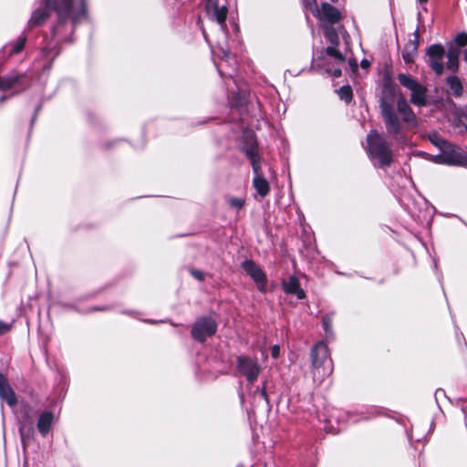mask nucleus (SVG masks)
<instances>
[{
  "mask_svg": "<svg viewBox=\"0 0 467 467\" xmlns=\"http://www.w3.org/2000/svg\"><path fill=\"white\" fill-rule=\"evenodd\" d=\"M379 108L387 132L398 143H404V124L415 125L417 118L403 96L397 98L396 88L389 82L383 85Z\"/></svg>",
  "mask_w": 467,
  "mask_h": 467,
  "instance_id": "f257e3e1",
  "label": "nucleus"
},
{
  "mask_svg": "<svg viewBox=\"0 0 467 467\" xmlns=\"http://www.w3.org/2000/svg\"><path fill=\"white\" fill-rule=\"evenodd\" d=\"M51 10L57 13L59 23L68 18L76 23L85 16L86 0H42L41 6L32 12L28 26H42L49 17Z\"/></svg>",
  "mask_w": 467,
  "mask_h": 467,
  "instance_id": "f03ea898",
  "label": "nucleus"
},
{
  "mask_svg": "<svg viewBox=\"0 0 467 467\" xmlns=\"http://www.w3.org/2000/svg\"><path fill=\"white\" fill-rule=\"evenodd\" d=\"M366 141V151L373 165L379 168L389 167L393 162V150L385 136L372 130L367 135Z\"/></svg>",
  "mask_w": 467,
  "mask_h": 467,
  "instance_id": "7ed1b4c3",
  "label": "nucleus"
},
{
  "mask_svg": "<svg viewBox=\"0 0 467 467\" xmlns=\"http://www.w3.org/2000/svg\"><path fill=\"white\" fill-rule=\"evenodd\" d=\"M312 375L314 381L322 382L333 371V362L329 349L324 341L314 346L311 350Z\"/></svg>",
  "mask_w": 467,
  "mask_h": 467,
  "instance_id": "20e7f679",
  "label": "nucleus"
},
{
  "mask_svg": "<svg viewBox=\"0 0 467 467\" xmlns=\"http://www.w3.org/2000/svg\"><path fill=\"white\" fill-rule=\"evenodd\" d=\"M244 151L247 158L250 160L253 168V186L255 189L257 194L264 198L269 193L270 185L267 180L264 177L261 168L260 157L257 154L255 143H252L249 146L244 147Z\"/></svg>",
  "mask_w": 467,
  "mask_h": 467,
  "instance_id": "39448f33",
  "label": "nucleus"
},
{
  "mask_svg": "<svg viewBox=\"0 0 467 467\" xmlns=\"http://www.w3.org/2000/svg\"><path fill=\"white\" fill-rule=\"evenodd\" d=\"M17 421L21 443L25 450L35 438L34 413L29 404L22 403Z\"/></svg>",
  "mask_w": 467,
  "mask_h": 467,
  "instance_id": "423d86ee",
  "label": "nucleus"
},
{
  "mask_svg": "<svg viewBox=\"0 0 467 467\" xmlns=\"http://www.w3.org/2000/svg\"><path fill=\"white\" fill-rule=\"evenodd\" d=\"M398 80L408 88L410 94V102L416 106L422 107L427 104V88L406 74H399Z\"/></svg>",
  "mask_w": 467,
  "mask_h": 467,
  "instance_id": "0eeeda50",
  "label": "nucleus"
},
{
  "mask_svg": "<svg viewBox=\"0 0 467 467\" xmlns=\"http://www.w3.org/2000/svg\"><path fill=\"white\" fill-rule=\"evenodd\" d=\"M236 369L250 384H253L257 380L262 368L257 358H253L248 356H239L236 358Z\"/></svg>",
  "mask_w": 467,
  "mask_h": 467,
  "instance_id": "6e6552de",
  "label": "nucleus"
},
{
  "mask_svg": "<svg viewBox=\"0 0 467 467\" xmlns=\"http://www.w3.org/2000/svg\"><path fill=\"white\" fill-rule=\"evenodd\" d=\"M217 330L215 320L210 317L198 318L192 328V337L200 342H204L207 337H213Z\"/></svg>",
  "mask_w": 467,
  "mask_h": 467,
  "instance_id": "1a4fd4ad",
  "label": "nucleus"
},
{
  "mask_svg": "<svg viewBox=\"0 0 467 467\" xmlns=\"http://www.w3.org/2000/svg\"><path fill=\"white\" fill-rule=\"evenodd\" d=\"M428 64L431 69L437 74L441 75L443 73V58L445 56L444 47L441 45L434 44L431 45L427 50Z\"/></svg>",
  "mask_w": 467,
  "mask_h": 467,
  "instance_id": "9d476101",
  "label": "nucleus"
},
{
  "mask_svg": "<svg viewBox=\"0 0 467 467\" xmlns=\"http://www.w3.org/2000/svg\"><path fill=\"white\" fill-rule=\"evenodd\" d=\"M206 12L210 19L215 20L223 32L227 31L225 20L228 9L226 5L219 6L217 0H208L206 3Z\"/></svg>",
  "mask_w": 467,
  "mask_h": 467,
  "instance_id": "9b49d317",
  "label": "nucleus"
},
{
  "mask_svg": "<svg viewBox=\"0 0 467 467\" xmlns=\"http://www.w3.org/2000/svg\"><path fill=\"white\" fill-rule=\"evenodd\" d=\"M443 161L448 165L463 166L467 164V154L465 151L455 145L448 144L443 150Z\"/></svg>",
  "mask_w": 467,
  "mask_h": 467,
  "instance_id": "f8f14e48",
  "label": "nucleus"
},
{
  "mask_svg": "<svg viewBox=\"0 0 467 467\" xmlns=\"http://www.w3.org/2000/svg\"><path fill=\"white\" fill-rule=\"evenodd\" d=\"M242 267L255 282L258 289L260 291H265L266 285V275L260 268V266L256 265L253 260H245L243 262Z\"/></svg>",
  "mask_w": 467,
  "mask_h": 467,
  "instance_id": "ddd939ff",
  "label": "nucleus"
},
{
  "mask_svg": "<svg viewBox=\"0 0 467 467\" xmlns=\"http://www.w3.org/2000/svg\"><path fill=\"white\" fill-rule=\"evenodd\" d=\"M56 421L54 411L46 410L42 411L36 420V429L40 435L45 438L50 432Z\"/></svg>",
  "mask_w": 467,
  "mask_h": 467,
  "instance_id": "4468645a",
  "label": "nucleus"
},
{
  "mask_svg": "<svg viewBox=\"0 0 467 467\" xmlns=\"http://www.w3.org/2000/svg\"><path fill=\"white\" fill-rule=\"evenodd\" d=\"M326 36L331 43V46L327 47L326 51L327 54L333 57L337 63H343L345 61V56H343L337 48L338 45V35L335 28L327 27L326 30Z\"/></svg>",
  "mask_w": 467,
  "mask_h": 467,
  "instance_id": "2eb2a0df",
  "label": "nucleus"
},
{
  "mask_svg": "<svg viewBox=\"0 0 467 467\" xmlns=\"http://www.w3.org/2000/svg\"><path fill=\"white\" fill-rule=\"evenodd\" d=\"M314 16L321 21L328 22L331 25L337 23L341 19V15L338 9L327 3H323L321 5V8H318L317 15Z\"/></svg>",
  "mask_w": 467,
  "mask_h": 467,
  "instance_id": "dca6fc26",
  "label": "nucleus"
},
{
  "mask_svg": "<svg viewBox=\"0 0 467 467\" xmlns=\"http://www.w3.org/2000/svg\"><path fill=\"white\" fill-rule=\"evenodd\" d=\"M0 398L5 400L9 407H14L17 403L16 393L2 374H0Z\"/></svg>",
  "mask_w": 467,
  "mask_h": 467,
  "instance_id": "f3484780",
  "label": "nucleus"
},
{
  "mask_svg": "<svg viewBox=\"0 0 467 467\" xmlns=\"http://www.w3.org/2000/svg\"><path fill=\"white\" fill-rule=\"evenodd\" d=\"M284 291L287 294L296 295L298 299L306 297V293L300 287V283L297 277L290 276L288 280L283 282Z\"/></svg>",
  "mask_w": 467,
  "mask_h": 467,
  "instance_id": "a211bd4d",
  "label": "nucleus"
},
{
  "mask_svg": "<svg viewBox=\"0 0 467 467\" xmlns=\"http://www.w3.org/2000/svg\"><path fill=\"white\" fill-rule=\"evenodd\" d=\"M459 56L460 50L457 47H450L446 54L447 63L446 67L449 70L452 72H456L459 67Z\"/></svg>",
  "mask_w": 467,
  "mask_h": 467,
  "instance_id": "6ab92c4d",
  "label": "nucleus"
},
{
  "mask_svg": "<svg viewBox=\"0 0 467 467\" xmlns=\"http://www.w3.org/2000/svg\"><path fill=\"white\" fill-rule=\"evenodd\" d=\"M447 84L450 86L451 90L456 97L462 94V85L459 78L456 76H450L447 78Z\"/></svg>",
  "mask_w": 467,
  "mask_h": 467,
  "instance_id": "aec40b11",
  "label": "nucleus"
},
{
  "mask_svg": "<svg viewBox=\"0 0 467 467\" xmlns=\"http://www.w3.org/2000/svg\"><path fill=\"white\" fill-rule=\"evenodd\" d=\"M338 96L340 99L349 102L352 99V89L349 86H343L341 87L338 91Z\"/></svg>",
  "mask_w": 467,
  "mask_h": 467,
  "instance_id": "412c9836",
  "label": "nucleus"
},
{
  "mask_svg": "<svg viewBox=\"0 0 467 467\" xmlns=\"http://www.w3.org/2000/svg\"><path fill=\"white\" fill-rule=\"evenodd\" d=\"M26 42V36H20L12 45L11 54L19 53L24 48Z\"/></svg>",
  "mask_w": 467,
  "mask_h": 467,
  "instance_id": "4be33fe9",
  "label": "nucleus"
},
{
  "mask_svg": "<svg viewBox=\"0 0 467 467\" xmlns=\"http://www.w3.org/2000/svg\"><path fill=\"white\" fill-rule=\"evenodd\" d=\"M332 323H333V317L331 315H326L322 318V325L325 332L327 335L332 334Z\"/></svg>",
  "mask_w": 467,
  "mask_h": 467,
  "instance_id": "5701e85b",
  "label": "nucleus"
},
{
  "mask_svg": "<svg viewBox=\"0 0 467 467\" xmlns=\"http://www.w3.org/2000/svg\"><path fill=\"white\" fill-rule=\"evenodd\" d=\"M304 6L313 15H317L318 6L317 0H302Z\"/></svg>",
  "mask_w": 467,
  "mask_h": 467,
  "instance_id": "b1692460",
  "label": "nucleus"
},
{
  "mask_svg": "<svg viewBox=\"0 0 467 467\" xmlns=\"http://www.w3.org/2000/svg\"><path fill=\"white\" fill-rule=\"evenodd\" d=\"M430 140H431V143L434 144L439 149H441V151H443V150L449 144V142H447L445 140H443L442 138L439 137L438 135L431 136L430 138Z\"/></svg>",
  "mask_w": 467,
  "mask_h": 467,
  "instance_id": "393cba45",
  "label": "nucleus"
},
{
  "mask_svg": "<svg viewBox=\"0 0 467 467\" xmlns=\"http://www.w3.org/2000/svg\"><path fill=\"white\" fill-rule=\"evenodd\" d=\"M416 50H417V45L413 44L411 51H410V52L404 51L403 52L402 57L406 63H411L413 61Z\"/></svg>",
  "mask_w": 467,
  "mask_h": 467,
  "instance_id": "a878e982",
  "label": "nucleus"
},
{
  "mask_svg": "<svg viewBox=\"0 0 467 467\" xmlns=\"http://www.w3.org/2000/svg\"><path fill=\"white\" fill-rule=\"evenodd\" d=\"M455 43L461 47L467 46V33H459L455 37Z\"/></svg>",
  "mask_w": 467,
  "mask_h": 467,
  "instance_id": "bb28decb",
  "label": "nucleus"
},
{
  "mask_svg": "<svg viewBox=\"0 0 467 467\" xmlns=\"http://www.w3.org/2000/svg\"><path fill=\"white\" fill-rule=\"evenodd\" d=\"M229 204L234 208L240 210L243 208L244 202L240 198H231L229 199Z\"/></svg>",
  "mask_w": 467,
  "mask_h": 467,
  "instance_id": "cd10ccee",
  "label": "nucleus"
},
{
  "mask_svg": "<svg viewBox=\"0 0 467 467\" xmlns=\"http://www.w3.org/2000/svg\"><path fill=\"white\" fill-rule=\"evenodd\" d=\"M16 79H2L0 78V88L5 89L11 87Z\"/></svg>",
  "mask_w": 467,
  "mask_h": 467,
  "instance_id": "c85d7f7f",
  "label": "nucleus"
},
{
  "mask_svg": "<svg viewBox=\"0 0 467 467\" xmlns=\"http://www.w3.org/2000/svg\"><path fill=\"white\" fill-rule=\"evenodd\" d=\"M255 394H258V396L263 399L265 402H268L267 394L265 390V387L264 386L261 389H257L255 391Z\"/></svg>",
  "mask_w": 467,
  "mask_h": 467,
  "instance_id": "c756f323",
  "label": "nucleus"
},
{
  "mask_svg": "<svg viewBox=\"0 0 467 467\" xmlns=\"http://www.w3.org/2000/svg\"><path fill=\"white\" fill-rule=\"evenodd\" d=\"M11 326L7 323L0 321V335H3L10 330Z\"/></svg>",
  "mask_w": 467,
  "mask_h": 467,
  "instance_id": "7c9ffc66",
  "label": "nucleus"
},
{
  "mask_svg": "<svg viewBox=\"0 0 467 467\" xmlns=\"http://www.w3.org/2000/svg\"><path fill=\"white\" fill-rule=\"evenodd\" d=\"M192 275L196 278L199 281H202L203 279V273L199 270H191Z\"/></svg>",
  "mask_w": 467,
  "mask_h": 467,
  "instance_id": "2f4dec72",
  "label": "nucleus"
},
{
  "mask_svg": "<svg viewBox=\"0 0 467 467\" xmlns=\"http://www.w3.org/2000/svg\"><path fill=\"white\" fill-rule=\"evenodd\" d=\"M280 354V348L278 345H274L272 348H271V356L274 358H278Z\"/></svg>",
  "mask_w": 467,
  "mask_h": 467,
  "instance_id": "473e14b6",
  "label": "nucleus"
},
{
  "mask_svg": "<svg viewBox=\"0 0 467 467\" xmlns=\"http://www.w3.org/2000/svg\"><path fill=\"white\" fill-rule=\"evenodd\" d=\"M327 71L335 78H338L341 76V69L337 67L334 68L333 70L327 69Z\"/></svg>",
  "mask_w": 467,
  "mask_h": 467,
  "instance_id": "72a5a7b5",
  "label": "nucleus"
},
{
  "mask_svg": "<svg viewBox=\"0 0 467 467\" xmlns=\"http://www.w3.org/2000/svg\"><path fill=\"white\" fill-rule=\"evenodd\" d=\"M442 157H443V152L441 154L436 155L433 160L436 163L445 164Z\"/></svg>",
  "mask_w": 467,
  "mask_h": 467,
  "instance_id": "f704fd0d",
  "label": "nucleus"
},
{
  "mask_svg": "<svg viewBox=\"0 0 467 467\" xmlns=\"http://www.w3.org/2000/svg\"><path fill=\"white\" fill-rule=\"evenodd\" d=\"M348 64H349L350 67L352 68V70L356 71L358 69L357 61L355 59H349Z\"/></svg>",
  "mask_w": 467,
  "mask_h": 467,
  "instance_id": "c9c22d12",
  "label": "nucleus"
},
{
  "mask_svg": "<svg viewBox=\"0 0 467 467\" xmlns=\"http://www.w3.org/2000/svg\"><path fill=\"white\" fill-rule=\"evenodd\" d=\"M361 67L368 68L369 67V62L367 59H363L360 63Z\"/></svg>",
  "mask_w": 467,
  "mask_h": 467,
  "instance_id": "e433bc0d",
  "label": "nucleus"
},
{
  "mask_svg": "<svg viewBox=\"0 0 467 467\" xmlns=\"http://www.w3.org/2000/svg\"><path fill=\"white\" fill-rule=\"evenodd\" d=\"M57 29H58V27H57V26H55V27L53 28V35H54V36H57Z\"/></svg>",
  "mask_w": 467,
  "mask_h": 467,
  "instance_id": "4c0bfd02",
  "label": "nucleus"
},
{
  "mask_svg": "<svg viewBox=\"0 0 467 467\" xmlns=\"http://www.w3.org/2000/svg\"><path fill=\"white\" fill-rule=\"evenodd\" d=\"M463 59L467 62V49L464 51Z\"/></svg>",
  "mask_w": 467,
  "mask_h": 467,
  "instance_id": "58836bf2",
  "label": "nucleus"
},
{
  "mask_svg": "<svg viewBox=\"0 0 467 467\" xmlns=\"http://www.w3.org/2000/svg\"><path fill=\"white\" fill-rule=\"evenodd\" d=\"M223 53H224V56H225L226 57L230 55V53H229L228 51H227V52H226V51H223Z\"/></svg>",
  "mask_w": 467,
  "mask_h": 467,
  "instance_id": "ea45409f",
  "label": "nucleus"
},
{
  "mask_svg": "<svg viewBox=\"0 0 467 467\" xmlns=\"http://www.w3.org/2000/svg\"><path fill=\"white\" fill-rule=\"evenodd\" d=\"M420 4L426 3L428 0H418Z\"/></svg>",
  "mask_w": 467,
  "mask_h": 467,
  "instance_id": "a19ab883",
  "label": "nucleus"
},
{
  "mask_svg": "<svg viewBox=\"0 0 467 467\" xmlns=\"http://www.w3.org/2000/svg\"><path fill=\"white\" fill-rule=\"evenodd\" d=\"M331 1H332L333 3H336V2H337V0H331Z\"/></svg>",
  "mask_w": 467,
  "mask_h": 467,
  "instance_id": "79ce46f5",
  "label": "nucleus"
},
{
  "mask_svg": "<svg viewBox=\"0 0 467 467\" xmlns=\"http://www.w3.org/2000/svg\"><path fill=\"white\" fill-rule=\"evenodd\" d=\"M465 130H466V131H467V123H466V126H465Z\"/></svg>",
  "mask_w": 467,
  "mask_h": 467,
  "instance_id": "37998d69",
  "label": "nucleus"
}]
</instances>
